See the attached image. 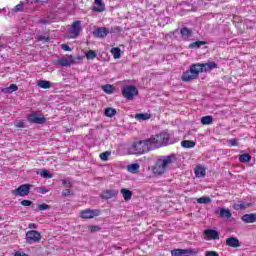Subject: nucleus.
Segmentation results:
<instances>
[{
	"label": "nucleus",
	"instance_id": "nucleus-1",
	"mask_svg": "<svg viewBox=\"0 0 256 256\" xmlns=\"http://www.w3.org/2000/svg\"><path fill=\"white\" fill-rule=\"evenodd\" d=\"M213 69H217V63L215 62L192 64L189 70L183 72L181 80L184 83H189V81L197 79L200 73H207L213 71Z\"/></svg>",
	"mask_w": 256,
	"mask_h": 256
},
{
	"label": "nucleus",
	"instance_id": "nucleus-2",
	"mask_svg": "<svg viewBox=\"0 0 256 256\" xmlns=\"http://www.w3.org/2000/svg\"><path fill=\"white\" fill-rule=\"evenodd\" d=\"M177 163V156L175 154L164 156L158 159L152 167L154 175H163L166 173L167 168L172 164Z\"/></svg>",
	"mask_w": 256,
	"mask_h": 256
},
{
	"label": "nucleus",
	"instance_id": "nucleus-3",
	"mask_svg": "<svg viewBox=\"0 0 256 256\" xmlns=\"http://www.w3.org/2000/svg\"><path fill=\"white\" fill-rule=\"evenodd\" d=\"M132 147L136 155H143V153H149V151L156 149L155 142H153V136L145 140L134 142Z\"/></svg>",
	"mask_w": 256,
	"mask_h": 256
},
{
	"label": "nucleus",
	"instance_id": "nucleus-4",
	"mask_svg": "<svg viewBox=\"0 0 256 256\" xmlns=\"http://www.w3.org/2000/svg\"><path fill=\"white\" fill-rule=\"evenodd\" d=\"M139 95V90L134 85H126L122 88V96L128 101H133Z\"/></svg>",
	"mask_w": 256,
	"mask_h": 256
},
{
	"label": "nucleus",
	"instance_id": "nucleus-5",
	"mask_svg": "<svg viewBox=\"0 0 256 256\" xmlns=\"http://www.w3.org/2000/svg\"><path fill=\"white\" fill-rule=\"evenodd\" d=\"M170 139L171 136L169 133H161L152 136V141L154 142V147H156V149H159V147H165V145L169 143Z\"/></svg>",
	"mask_w": 256,
	"mask_h": 256
},
{
	"label": "nucleus",
	"instance_id": "nucleus-6",
	"mask_svg": "<svg viewBox=\"0 0 256 256\" xmlns=\"http://www.w3.org/2000/svg\"><path fill=\"white\" fill-rule=\"evenodd\" d=\"M81 31H83V27L81 26V21H74L71 26L68 28V37L69 39H77L79 35H81Z\"/></svg>",
	"mask_w": 256,
	"mask_h": 256
},
{
	"label": "nucleus",
	"instance_id": "nucleus-7",
	"mask_svg": "<svg viewBox=\"0 0 256 256\" xmlns=\"http://www.w3.org/2000/svg\"><path fill=\"white\" fill-rule=\"evenodd\" d=\"M201 253L199 248H188V249H174L171 251L172 256H195Z\"/></svg>",
	"mask_w": 256,
	"mask_h": 256
},
{
	"label": "nucleus",
	"instance_id": "nucleus-8",
	"mask_svg": "<svg viewBox=\"0 0 256 256\" xmlns=\"http://www.w3.org/2000/svg\"><path fill=\"white\" fill-rule=\"evenodd\" d=\"M43 236L37 230H29L26 232L25 241L28 245H33L35 243H40Z\"/></svg>",
	"mask_w": 256,
	"mask_h": 256
},
{
	"label": "nucleus",
	"instance_id": "nucleus-9",
	"mask_svg": "<svg viewBox=\"0 0 256 256\" xmlns=\"http://www.w3.org/2000/svg\"><path fill=\"white\" fill-rule=\"evenodd\" d=\"M31 191V184H22L18 188L11 191L14 197H26Z\"/></svg>",
	"mask_w": 256,
	"mask_h": 256
},
{
	"label": "nucleus",
	"instance_id": "nucleus-10",
	"mask_svg": "<svg viewBox=\"0 0 256 256\" xmlns=\"http://www.w3.org/2000/svg\"><path fill=\"white\" fill-rule=\"evenodd\" d=\"M101 215V210L99 209H84L80 211L81 219H95V217H99Z\"/></svg>",
	"mask_w": 256,
	"mask_h": 256
},
{
	"label": "nucleus",
	"instance_id": "nucleus-11",
	"mask_svg": "<svg viewBox=\"0 0 256 256\" xmlns=\"http://www.w3.org/2000/svg\"><path fill=\"white\" fill-rule=\"evenodd\" d=\"M29 123H36V125H43V123H47V118L43 116V114H37V112H33L28 115Z\"/></svg>",
	"mask_w": 256,
	"mask_h": 256
},
{
	"label": "nucleus",
	"instance_id": "nucleus-12",
	"mask_svg": "<svg viewBox=\"0 0 256 256\" xmlns=\"http://www.w3.org/2000/svg\"><path fill=\"white\" fill-rule=\"evenodd\" d=\"M109 33H112V31L107 27H97L93 32V37H96L97 39H105L109 35Z\"/></svg>",
	"mask_w": 256,
	"mask_h": 256
},
{
	"label": "nucleus",
	"instance_id": "nucleus-13",
	"mask_svg": "<svg viewBox=\"0 0 256 256\" xmlns=\"http://www.w3.org/2000/svg\"><path fill=\"white\" fill-rule=\"evenodd\" d=\"M204 239L206 241H217L219 240V232L213 229H206L203 231Z\"/></svg>",
	"mask_w": 256,
	"mask_h": 256
},
{
	"label": "nucleus",
	"instance_id": "nucleus-14",
	"mask_svg": "<svg viewBox=\"0 0 256 256\" xmlns=\"http://www.w3.org/2000/svg\"><path fill=\"white\" fill-rule=\"evenodd\" d=\"M105 10V2L103 0H94V6L91 8V11L94 13H103Z\"/></svg>",
	"mask_w": 256,
	"mask_h": 256
},
{
	"label": "nucleus",
	"instance_id": "nucleus-15",
	"mask_svg": "<svg viewBox=\"0 0 256 256\" xmlns=\"http://www.w3.org/2000/svg\"><path fill=\"white\" fill-rule=\"evenodd\" d=\"M57 63L58 65H61V67H69L70 65H73V63H75V60L73 59V55H69L58 59Z\"/></svg>",
	"mask_w": 256,
	"mask_h": 256
},
{
	"label": "nucleus",
	"instance_id": "nucleus-16",
	"mask_svg": "<svg viewBox=\"0 0 256 256\" xmlns=\"http://www.w3.org/2000/svg\"><path fill=\"white\" fill-rule=\"evenodd\" d=\"M226 245L233 249H237L238 247H241V242H239V238L237 237H229L226 239Z\"/></svg>",
	"mask_w": 256,
	"mask_h": 256
},
{
	"label": "nucleus",
	"instance_id": "nucleus-17",
	"mask_svg": "<svg viewBox=\"0 0 256 256\" xmlns=\"http://www.w3.org/2000/svg\"><path fill=\"white\" fill-rule=\"evenodd\" d=\"M119 191L117 190H104L101 194V199H113V197H117Z\"/></svg>",
	"mask_w": 256,
	"mask_h": 256
},
{
	"label": "nucleus",
	"instance_id": "nucleus-18",
	"mask_svg": "<svg viewBox=\"0 0 256 256\" xmlns=\"http://www.w3.org/2000/svg\"><path fill=\"white\" fill-rule=\"evenodd\" d=\"M180 35L184 41H187V39H189V37L193 36V30H191L187 27H182L180 29Z\"/></svg>",
	"mask_w": 256,
	"mask_h": 256
},
{
	"label": "nucleus",
	"instance_id": "nucleus-19",
	"mask_svg": "<svg viewBox=\"0 0 256 256\" xmlns=\"http://www.w3.org/2000/svg\"><path fill=\"white\" fill-rule=\"evenodd\" d=\"M120 193L123 196L124 201H131V199H133V192L127 188H122Z\"/></svg>",
	"mask_w": 256,
	"mask_h": 256
},
{
	"label": "nucleus",
	"instance_id": "nucleus-20",
	"mask_svg": "<svg viewBox=\"0 0 256 256\" xmlns=\"http://www.w3.org/2000/svg\"><path fill=\"white\" fill-rule=\"evenodd\" d=\"M241 220L244 223H255V221H256V214L255 213L244 214L242 216Z\"/></svg>",
	"mask_w": 256,
	"mask_h": 256
},
{
	"label": "nucleus",
	"instance_id": "nucleus-21",
	"mask_svg": "<svg viewBox=\"0 0 256 256\" xmlns=\"http://www.w3.org/2000/svg\"><path fill=\"white\" fill-rule=\"evenodd\" d=\"M134 118L136 119V121H149V119H151V114L138 113V114H135Z\"/></svg>",
	"mask_w": 256,
	"mask_h": 256
},
{
	"label": "nucleus",
	"instance_id": "nucleus-22",
	"mask_svg": "<svg viewBox=\"0 0 256 256\" xmlns=\"http://www.w3.org/2000/svg\"><path fill=\"white\" fill-rule=\"evenodd\" d=\"M195 145L196 143L193 140H183L181 142V146L184 147V149H193Z\"/></svg>",
	"mask_w": 256,
	"mask_h": 256
},
{
	"label": "nucleus",
	"instance_id": "nucleus-23",
	"mask_svg": "<svg viewBox=\"0 0 256 256\" xmlns=\"http://www.w3.org/2000/svg\"><path fill=\"white\" fill-rule=\"evenodd\" d=\"M141 166L138 163L130 164L127 166V171L129 173H139V168Z\"/></svg>",
	"mask_w": 256,
	"mask_h": 256
},
{
	"label": "nucleus",
	"instance_id": "nucleus-24",
	"mask_svg": "<svg viewBox=\"0 0 256 256\" xmlns=\"http://www.w3.org/2000/svg\"><path fill=\"white\" fill-rule=\"evenodd\" d=\"M201 45H207V41H196L189 44V49H199Z\"/></svg>",
	"mask_w": 256,
	"mask_h": 256
},
{
	"label": "nucleus",
	"instance_id": "nucleus-25",
	"mask_svg": "<svg viewBox=\"0 0 256 256\" xmlns=\"http://www.w3.org/2000/svg\"><path fill=\"white\" fill-rule=\"evenodd\" d=\"M38 87L41 89H51V82L47 80L38 81Z\"/></svg>",
	"mask_w": 256,
	"mask_h": 256
},
{
	"label": "nucleus",
	"instance_id": "nucleus-26",
	"mask_svg": "<svg viewBox=\"0 0 256 256\" xmlns=\"http://www.w3.org/2000/svg\"><path fill=\"white\" fill-rule=\"evenodd\" d=\"M219 215H220V217H225L226 219H231V210L221 208Z\"/></svg>",
	"mask_w": 256,
	"mask_h": 256
},
{
	"label": "nucleus",
	"instance_id": "nucleus-27",
	"mask_svg": "<svg viewBox=\"0 0 256 256\" xmlns=\"http://www.w3.org/2000/svg\"><path fill=\"white\" fill-rule=\"evenodd\" d=\"M110 53H112L114 59H121V49L119 47L112 48Z\"/></svg>",
	"mask_w": 256,
	"mask_h": 256
},
{
	"label": "nucleus",
	"instance_id": "nucleus-28",
	"mask_svg": "<svg viewBox=\"0 0 256 256\" xmlns=\"http://www.w3.org/2000/svg\"><path fill=\"white\" fill-rule=\"evenodd\" d=\"M102 90L104 91V93L111 95L115 91V87H113V85L106 84L102 86Z\"/></svg>",
	"mask_w": 256,
	"mask_h": 256
},
{
	"label": "nucleus",
	"instance_id": "nucleus-29",
	"mask_svg": "<svg viewBox=\"0 0 256 256\" xmlns=\"http://www.w3.org/2000/svg\"><path fill=\"white\" fill-rule=\"evenodd\" d=\"M202 125H211L213 124V116H203L201 118Z\"/></svg>",
	"mask_w": 256,
	"mask_h": 256
},
{
	"label": "nucleus",
	"instance_id": "nucleus-30",
	"mask_svg": "<svg viewBox=\"0 0 256 256\" xmlns=\"http://www.w3.org/2000/svg\"><path fill=\"white\" fill-rule=\"evenodd\" d=\"M240 163H249L251 161V155L250 154H241L239 156Z\"/></svg>",
	"mask_w": 256,
	"mask_h": 256
},
{
	"label": "nucleus",
	"instance_id": "nucleus-31",
	"mask_svg": "<svg viewBox=\"0 0 256 256\" xmlns=\"http://www.w3.org/2000/svg\"><path fill=\"white\" fill-rule=\"evenodd\" d=\"M105 115L106 117H115V115H117V110L114 108H106Z\"/></svg>",
	"mask_w": 256,
	"mask_h": 256
},
{
	"label": "nucleus",
	"instance_id": "nucleus-32",
	"mask_svg": "<svg viewBox=\"0 0 256 256\" xmlns=\"http://www.w3.org/2000/svg\"><path fill=\"white\" fill-rule=\"evenodd\" d=\"M205 175H206L205 168H203V167H198V168L195 170V176H196V177H205Z\"/></svg>",
	"mask_w": 256,
	"mask_h": 256
},
{
	"label": "nucleus",
	"instance_id": "nucleus-33",
	"mask_svg": "<svg viewBox=\"0 0 256 256\" xmlns=\"http://www.w3.org/2000/svg\"><path fill=\"white\" fill-rule=\"evenodd\" d=\"M197 203L200 205H207V203H211V198L210 197H200L197 199Z\"/></svg>",
	"mask_w": 256,
	"mask_h": 256
},
{
	"label": "nucleus",
	"instance_id": "nucleus-34",
	"mask_svg": "<svg viewBox=\"0 0 256 256\" xmlns=\"http://www.w3.org/2000/svg\"><path fill=\"white\" fill-rule=\"evenodd\" d=\"M111 156V152L110 151H105L102 152L99 157L101 159V161H109V157Z\"/></svg>",
	"mask_w": 256,
	"mask_h": 256
},
{
	"label": "nucleus",
	"instance_id": "nucleus-35",
	"mask_svg": "<svg viewBox=\"0 0 256 256\" xmlns=\"http://www.w3.org/2000/svg\"><path fill=\"white\" fill-rule=\"evenodd\" d=\"M40 175L44 179H52L53 178V174H51L49 170H45V169L41 171Z\"/></svg>",
	"mask_w": 256,
	"mask_h": 256
},
{
	"label": "nucleus",
	"instance_id": "nucleus-36",
	"mask_svg": "<svg viewBox=\"0 0 256 256\" xmlns=\"http://www.w3.org/2000/svg\"><path fill=\"white\" fill-rule=\"evenodd\" d=\"M97 57V52H95V50H89L87 53H86V59H95Z\"/></svg>",
	"mask_w": 256,
	"mask_h": 256
},
{
	"label": "nucleus",
	"instance_id": "nucleus-37",
	"mask_svg": "<svg viewBox=\"0 0 256 256\" xmlns=\"http://www.w3.org/2000/svg\"><path fill=\"white\" fill-rule=\"evenodd\" d=\"M12 11H14V13H19L23 11V1H20V3L17 4Z\"/></svg>",
	"mask_w": 256,
	"mask_h": 256
},
{
	"label": "nucleus",
	"instance_id": "nucleus-38",
	"mask_svg": "<svg viewBox=\"0 0 256 256\" xmlns=\"http://www.w3.org/2000/svg\"><path fill=\"white\" fill-rule=\"evenodd\" d=\"M247 207H249V205H246L243 202H239L238 204L234 205V209L239 210V209H246Z\"/></svg>",
	"mask_w": 256,
	"mask_h": 256
},
{
	"label": "nucleus",
	"instance_id": "nucleus-39",
	"mask_svg": "<svg viewBox=\"0 0 256 256\" xmlns=\"http://www.w3.org/2000/svg\"><path fill=\"white\" fill-rule=\"evenodd\" d=\"M20 205H22V207H31V205H33V201H31V200H22L20 202Z\"/></svg>",
	"mask_w": 256,
	"mask_h": 256
},
{
	"label": "nucleus",
	"instance_id": "nucleus-40",
	"mask_svg": "<svg viewBox=\"0 0 256 256\" xmlns=\"http://www.w3.org/2000/svg\"><path fill=\"white\" fill-rule=\"evenodd\" d=\"M230 147H237L239 145V142H237V138H232L229 140Z\"/></svg>",
	"mask_w": 256,
	"mask_h": 256
},
{
	"label": "nucleus",
	"instance_id": "nucleus-41",
	"mask_svg": "<svg viewBox=\"0 0 256 256\" xmlns=\"http://www.w3.org/2000/svg\"><path fill=\"white\" fill-rule=\"evenodd\" d=\"M38 209H39V211H47V209H49V205L45 204V203L40 204V205H38Z\"/></svg>",
	"mask_w": 256,
	"mask_h": 256
},
{
	"label": "nucleus",
	"instance_id": "nucleus-42",
	"mask_svg": "<svg viewBox=\"0 0 256 256\" xmlns=\"http://www.w3.org/2000/svg\"><path fill=\"white\" fill-rule=\"evenodd\" d=\"M15 127H17L18 129H23V127H25V122H23V120H19L15 123Z\"/></svg>",
	"mask_w": 256,
	"mask_h": 256
},
{
	"label": "nucleus",
	"instance_id": "nucleus-43",
	"mask_svg": "<svg viewBox=\"0 0 256 256\" xmlns=\"http://www.w3.org/2000/svg\"><path fill=\"white\" fill-rule=\"evenodd\" d=\"M70 195H73V193H71L70 189L63 190V192H62L63 197H69Z\"/></svg>",
	"mask_w": 256,
	"mask_h": 256
},
{
	"label": "nucleus",
	"instance_id": "nucleus-44",
	"mask_svg": "<svg viewBox=\"0 0 256 256\" xmlns=\"http://www.w3.org/2000/svg\"><path fill=\"white\" fill-rule=\"evenodd\" d=\"M7 89H10L11 91H19L17 84H11Z\"/></svg>",
	"mask_w": 256,
	"mask_h": 256
},
{
	"label": "nucleus",
	"instance_id": "nucleus-45",
	"mask_svg": "<svg viewBox=\"0 0 256 256\" xmlns=\"http://www.w3.org/2000/svg\"><path fill=\"white\" fill-rule=\"evenodd\" d=\"M89 229H90L91 233H95V232L99 231L101 229V227H99V226H90Z\"/></svg>",
	"mask_w": 256,
	"mask_h": 256
},
{
	"label": "nucleus",
	"instance_id": "nucleus-46",
	"mask_svg": "<svg viewBox=\"0 0 256 256\" xmlns=\"http://www.w3.org/2000/svg\"><path fill=\"white\" fill-rule=\"evenodd\" d=\"M205 256H219V253H217L216 251H207L205 253Z\"/></svg>",
	"mask_w": 256,
	"mask_h": 256
},
{
	"label": "nucleus",
	"instance_id": "nucleus-47",
	"mask_svg": "<svg viewBox=\"0 0 256 256\" xmlns=\"http://www.w3.org/2000/svg\"><path fill=\"white\" fill-rule=\"evenodd\" d=\"M62 49L63 51H71V47H69L67 44H62Z\"/></svg>",
	"mask_w": 256,
	"mask_h": 256
},
{
	"label": "nucleus",
	"instance_id": "nucleus-48",
	"mask_svg": "<svg viewBox=\"0 0 256 256\" xmlns=\"http://www.w3.org/2000/svg\"><path fill=\"white\" fill-rule=\"evenodd\" d=\"M28 229H37V224H35V223H30V224L28 225Z\"/></svg>",
	"mask_w": 256,
	"mask_h": 256
},
{
	"label": "nucleus",
	"instance_id": "nucleus-49",
	"mask_svg": "<svg viewBox=\"0 0 256 256\" xmlns=\"http://www.w3.org/2000/svg\"><path fill=\"white\" fill-rule=\"evenodd\" d=\"M38 41H49V38H47L45 36H39Z\"/></svg>",
	"mask_w": 256,
	"mask_h": 256
},
{
	"label": "nucleus",
	"instance_id": "nucleus-50",
	"mask_svg": "<svg viewBox=\"0 0 256 256\" xmlns=\"http://www.w3.org/2000/svg\"><path fill=\"white\" fill-rule=\"evenodd\" d=\"M47 191H48V190H47V188H45V187H40V188H39V192L42 193V194L47 193Z\"/></svg>",
	"mask_w": 256,
	"mask_h": 256
},
{
	"label": "nucleus",
	"instance_id": "nucleus-51",
	"mask_svg": "<svg viewBox=\"0 0 256 256\" xmlns=\"http://www.w3.org/2000/svg\"><path fill=\"white\" fill-rule=\"evenodd\" d=\"M39 23H42L43 25H47L49 23V20H47V19H40Z\"/></svg>",
	"mask_w": 256,
	"mask_h": 256
},
{
	"label": "nucleus",
	"instance_id": "nucleus-52",
	"mask_svg": "<svg viewBox=\"0 0 256 256\" xmlns=\"http://www.w3.org/2000/svg\"><path fill=\"white\" fill-rule=\"evenodd\" d=\"M14 256H28V255L25 253H21V252H15Z\"/></svg>",
	"mask_w": 256,
	"mask_h": 256
},
{
	"label": "nucleus",
	"instance_id": "nucleus-53",
	"mask_svg": "<svg viewBox=\"0 0 256 256\" xmlns=\"http://www.w3.org/2000/svg\"><path fill=\"white\" fill-rule=\"evenodd\" d=\"M62 185H71V181L70 180H63Z\"/></svg>",
	"mask_w": 256,
	"mask_h": 256
},
{
	"label": "nucleus",
	"instance_id": "nucleus-54",
	"mask_svg": "<svg viewBox=\"0 0 256 256\" xmlns=\"http://www.w3.org/2000/svg\"><path fill=\"white\" fill-rule=\"evenodd\" d=\"M36 3H43V0H36Z\"/></svg>",
	"mask_w": 256,
	"mask_h": 256
},
{
	"label": "nucleus",
	"instance_id": "nucleus-55",
	"mask_svg": "<svg viewBox=\"0 0 256 256\" xmlns=\"http://www.w3.org/2000/svg\"><path fill=\"white\" fill-rule=\"evenodd\" d=\"M116 30L119 31V27H116Z\"/></svg>",
	"mask_w": 256,
	"mask_h": 256
}]
</instances>
